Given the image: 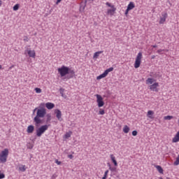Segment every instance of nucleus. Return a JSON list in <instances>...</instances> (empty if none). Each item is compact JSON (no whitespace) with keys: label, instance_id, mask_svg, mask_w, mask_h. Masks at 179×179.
Masks as SVG:
<instances>
[{"label":"nucleus","instance_id":"nucleus-1","mask_svg":"<svg viewBox=\"0 0 179 179\" xmlns=\"http://www.w3.org/2000/svg\"><path fill=\"white\" fill-rule=\"evenodd\" d=\"M47 114V110L45 108H41L37 110L36 115L34 118V122H35V126L38 128L40 124H43V120L41 118H44Z\"/></svg>","mask_w":179,"mask_h":179},{"label":"nucleus","instance_id":"nucleus-2","mask_svg":"<svg viewBox=\"0 0 179 179\" xmlns=\"http://www.w3.org/2000/svg\"><path fill=\"white\" fill-rule=\"evenodd\" d=\"M57 71L60 74V76L64 78V76H66V75H68V72H69V67L62 66L61 68H59Z\"/></svg>","mask_w":179,"mask_h":179},{"label":"nucleus","instance_id":"nucleus-3","mask_svg":"<svg viewBox=\"0 0 179 179\" xmlns=\"http://www.w3.org/2000/svg\"><path fill=\"white\" fill-rule=\"evenodd\" d=\"M47 129H48V125L47 124L43 125L41 127L38 128L36 129V136H41V135H43V134H44V132H45Z\"/></svg>","mask_w":179,"mask_h":179},{"label":"nucleus","instance_id":"nucleus-4","mask_svg":"<svg viewBox=\"0 0 179 179\" xmlns=\"http://www.w3.org/2000/svg\"><path fill=\"white\" fill-rule=\"evenodd\" d=\"M141 59H142V52H139L136 58V61L134 63V68H136V69H138V68L141 66Z\"/></svg>","mask_w":179,"mask_h":179},{"label":"nucleus","instance_id":"nucleus-5","mask_svg":"<svg viewBox=\"0 0 179 179\" xmlns=\"http://www.w3.org/2000/svg\"><path fill=\"white\" fill-rule=\"evenodd\" d=\"M96 103L98 104V107H103L104 106V101H103V96L100 94H96Z\"/></svg>","mask_w":179,"mask_h":179},{"label":"nucleus","instance_id":"nucleus-6","mask_svg":"<svg viewBox=\"0 0 179 179\" xmlns=\"http://www.w3.org/2000/svg\"><path fill=\"white\" fill-rule=\"evenodd\" d=\"M150 76L153 78L155 80H157V79H160V78H162V74H160V72H151Z\"/></svg>","mask_w":179,"mask_h":179},{"label":"nucleus","instance_id":"nucleus-7","mask_svg":"<svg viewBox=\"0 0 179 179\" xmlns=\"http://www.w3.org/2000/svg\"><path fill=\"white\" fill-rule=\"evenodd\" d=\"M168 14L166 12L162 13V17H160L159 24H163L167 19Z\"/></svg>","mask_w":179,"mask_h":179},{"label":"nucleus","instance_id":"nucleus-8","mask_svg":"<svg viewBox=\"0 0 179 179\" xmlns=\"http://www.w3.org/2000/svg\"><path fill=\"white\" fill-rule=\"evenodd\" d=\"M75 76V71L72 70L71 68L69 69V72L66 77V79H72Z\"/></svg>","mask_w":179,"mask_h":179},{"label":"nucleus","instance_id":"nucleus-9","mask_svg":"<svg viewBox=\"0 0 179 179\" xmlns=\"http://www.w3.org/2000/svg\"><path fill=\"white\" fill-rule=\"evenodd\" d=\"M157 87H159V83H155L154 84L150 86V90H152V92H159Z\"/></svg>","mask_w":179,"mask_h":179},{"label":"nucleus","instance_id":"nucleus-10","mask_svg":"<svg viewBox=\"0 0 179 179\" xmlns=\"http://www.w3.org/2000/svg\"><path fill=\"white\" fill-rule=\"evenodd\" d=\"M56 114V117L59 121H62V113H61V110L59 109H57L55 111Z\"/></svg>","mask_w":179,"mask_h":179},{"label":"nucleus","instance_id":"nucleus-11","mask_svg":"<svg viewBox=\"0 0 179 179\" xmlns=\"http://www.w3.org/2000/svg\"><path fill=\"white\" fill-rule=\"evenodd\" d=\"M112 9L108 10V15H110V16H113L114 15L115 10H117V8L114 7V6H111Z\"/></svg>","mask_w":179,"mask_h":179},{"label":"nucleus","instance_id":"nucleus-12","mask_svg":"<svg viewBox=\"0 0 179 179\" xmlns=\"http://www.w3.org/2000/svg\"><path fill=\"white\" fill-rule=\"evenodd\" d=\"M27 134H33V132H34V127L31 124L28 126L27 129Z\"/></svg>","mask_w":179,"mask_h":179},{"label":"nucleus","instance_id":"nucleus-13","mask_svg":"<svg viewBox=\"0 0 179 179\" xmlns=\"http://www.w3.org/2000/svg\"><path fill=\"white\" fill-rule=\"evenodd\" d=\"M45 107L48 108V110H52V108L55 107V105L52 103L48 102L45 103Z\"/></svg>","mask_w":179,"mask_h":179},{"label":"nucleus","instance_id":"nucleus-14","mask_svg":"<svg viewBox=\"0 0 179 179\" xmlns=\"http://www.w3.org/2000/svg\"><path fill=\"white\" fill-rule=\"evenodd\" d=\"M9 155V150L8 148H5L4 150L1 151V154L0 156H4L6 157H8V155Z\"/></svg>","mask_w":179,"mask_h":179},{"label":"nucleus","instance_id":"nucleus-15","mask_svg":"<svg viewBox=\"0 0 179 179\" xmlns=\"http://www.w3.org/2000/svg\"><path fill=\"white\" fill-rule=\"evenodd\" d=\"M28 55L31 58H34L36 57V52L34 50H28Z\"/></svg>","mask_w":179,"mask_h":179},{"label":"nucleus","instance_id":"nucleus-16","mask_svg":"<svg viewBox=\"0 0 179 179\" xmlns=\"http://www.w3.org/2000/svg\"><path fill=\"white\" fill-rule=\"evenodd\" d=\"M134 8H135V4H134V2H130L127 6L128 10H132Z\"/></svg>","mask_w":179,"mask_h":179},{"label":"nucleus","instance_id":"nucleus-17","mask_svg":"<svg viewBox=\"0 0 179 179\" xmlns=\"http://www.w3.org/2000/svg\"><path fill=\"white\" fill-rule=\"evenodd\" d=\"M110 159L114 166H118V163H117V160H115V157H114V155H110Z\"/></svg>","mask_w":179,"mask_h":179},{"label":"nucleus","instance_id":"nucleus-18","mask_svg":"<svg viewBox=\"0 0 179 179\" xmlns=\"http://www.w3.org/2000/svg\"><path fill=\"white\" fill-rule=\"evenodd\" d=\"M153 114H155L153 110H148L147 117H148V118H150L151 120H153V116H152L153 115Z\"/></svg>","mask_w":179,"mask_h":179},{"label":"nucleus","instance_id":"nucleus-19","mask_svg":"<svg viewBox=\"0 0 179 179\" xmlns=\"http://www.w3.org/2000/svg\"><path fill=\"white\" fill-rule=\"evenodd\" d=\"M8 159V157H5L3 155H0V162L1 163H6V159Z\"/></svg>","mask_w":179,"mask_h":179},{"label":"nucleus","instance_id":"nucleus-20","mask_svg":"<svg viewBox=\"0 0 179 179\" xmlns=\"http://www.w3.org/2000/svg\"><path fill=\"white\" fill-rule=\"evenodd\" d=\"M100 54H103V51H98V52H96L94 54V56H93L94 59L99 58Z\"/></svg>","mask_w":179,"mask_h":179},{"label":"nucleus","instance_id":"nucleus-21","mask_svg":"<svg viewBox=\"0 0 179 179\" xmlns=\"http://www.w3.org/2000/svg\"><path fill=\"white\" fill-rule=\"evenodd\" d=\"M157 171H159V173H160V174H163V168H162L160 166L157 165L155 166Z\"/></svg>","mask_w":179,"mask_h":179},{"label":"nucleus","instance_id":"nucleus-22","mask_svg":"<svg viewBox=\"0 0 179 179\" xmlns=\"http://www.w3.org/2000/svg\"><path fill=\"white\" fill-rule=\"evenodd\" d=\"M123 132L124 134H128V132H129V127L127 125H124L123 128Z\"/></svg>","mask_w":179,"mask_h":179},{"label":"nucleus","instance_id":"nucleus-23","mask_svg":"<svg viewBox=\"0 0 179 179\" xmlns=\"http://www.w3.org/2000/svg\"><path fill=\"white\" fill-rule=\"evenodd\" d=\"M147 83H148L149 85H152L153 83V82H156V80L153 79V78H148L146 80Z\"/></svg>","mask_w":179,"mask_h":179},{"label":"nucleus","instance_id":"nucleus-24","mask_svg":"<svg viewBox=\"0 0 179 179\" xmlns=\"http://www.w3.org/2000/svg\"><path fill=\"white\" fill-rule=\"evenodd\" d=\"M19 171H22V173L24 172V171H26V166H25V165H21V166H19Z\"/></svg>","mask_w":179,"mask_h":179},{"label":"nucleus","instance_id":"nucleus-25","mask_svg":"<svg viewBox=\"0 0 179 179\" xmlns=\"http://www.w3.org/2000/svg\"><path fill=\"white\" fill-rule=\"evenodd\" d=\"M178 141H179V137L178 136L176 135L175 137L173 138L172 142H173V143H177Z\"/></svg>","mask_w":179,"mask_h":179},{"label":"nucleus","instance_id":"nucleus-26","mask_svg":"<svg viewBox=\"0 0 179 179\" xmlns=\"http://www.w3.org/2000/svg\"><path fill=\"white\" fill-rule=\"evenodd\" d=\"M114 71V68L110 67L109 69H106L105 72L106 73V75H108L109 72H113Z\"/></svg>","mask_w":179,"mask_h":179},{"label":"nucleus","instance_id":"nucleus-27","mask_svg":"<svg viewBox=\"0 0 179 179\" xmlns=\"http://www.w3.org/2000/svg\"><path fill=\"white\" fill-rule=\"evenodd\" d=\"M164 120H166L168 121H170V120H173V116L171 115H167L164 117Z\"/></svg>","mask_w":179,"mask_h":179},{"label":"nucleus","instance_id":"nucleus-28","mask_svg":"<svg viewBox=\"0 0 179 179\" xmlns=\"http://www.w3.org/2000/svg\"><path fill=\"white\" fill-rule=\"evenodd\" d=\"M173 164H174V166H178V164H179V155L177 157L176 160L174 162Z\"/></svg>","mask_w":179,"mask_h":179},{"label":"nucleus","instance_id":"nucleus-29","mask_svg":"<svg viewBox=\"0 0 179 179\" xmlns=\"http://www.w3.org/2000/svg\"><path fill=\"white\" fill-rule=\"evenodd\" d=\"M64 88H60L59 89V92H60V94L62 96V97H64L65 98V96H64Z\"/></svg>","mask_w":179,"mask_h":179},{"label":"nucleus","instance_id":"nucleus-30","mask_svg":"<svg viewBox=\"0 0 179 179\" xmlns=\"http://www.w3.org/2000/svg\"><path fill=\"white\" fill-rule=\"evenodd\" d=\"M108 164L109 166V170H110V171H117V168H115V167H110L109 163Z\"/></svg>","mask_w":179,"mask_h":179},{"label":"nucleus","instance_id":"nucleus-31","mask_svg":"<svg viewBox=\"0 0 179 179\" xmlns=\"http://www.w3.org/2000/svg\"><path fill=\"white\" fill-rule=\"evenodd\" d=\"M19 4H15L13 8V10H19Z\"/></svg>","mask_w":179,"mask_h":179},{"label":"nucleus","instance_id":"nucleus-32","mask_svg":"<svg viewBox=\"0 0 179 179\" xmlns=\"http://www.w3.org/2000/svg\"><path fill=\"white\" fill-rule=\"evenodd\" d=\"M105 113H106V112L104 111V110L100 109V110H99V114L100 115H104Z\"/></svg>","mask_w":179,"mask_h":179},{"label":"nucleus","instance_id":"nucleus-33","mask_svg":"<svg viewBox=\"0 0 179 179\" xmlns=\"http://www.w3.org/2000/svg\"><path fill=\"white\" fill-rule=\"evenodd\" d=\"M36 93H41V89L38 87L35 88Z\"/></svg>","mask_w":179,"mask_h":179},{"label":"nucleus","instance_id":"nucleus-34","mask_svg":"<svg viewBox=\"0 0 179 179\" xmlns=\"http://www.w3.org/2000/svg\"><path fill=\"white\" fill-rule=\"evenodd\" d=\"M48 121H51V115L50 114L47 115V122H48Z\"/></svg>","mask_w":179,"mask_h":179},{"label":"nucleus","instance_id":"nucleus-35","mask_svg":"<svg viewBox=\"0 0 179 179\" xmlns=\"http://www.w3.org/2000/svg\"><path fill=\"white\" fill-rule=\"evenodd\" d=\"M132 135L133 136H136V135H138V131L136 130H134L132 131Z\"/></svg>","mask_w":179,"mask_h":179},{"label":"nucleus","instance_id":"nucleus-36","mask_svg":"<svg viewBox=\"0 0 179 179\" xmlns=\"http://www.w3.org/2000/svg\"><path fill=\"white\" fill-rule=\"evenodd\" d=\"M101 76L102 78H106V76H107V74H106V71H104L102 74H101Z\"/></svg>","mask_w":179,"mask_h":179},{"label":"nucleus","instance_id":"nucleus-37","mask_svg":"<svg viewBox=\"0 0 179 179\" xmlns=\"http://www.w3.org/2000/svg\"><path fill=\"white\" fill-rule=\"evenodd\" d=\"M65 138H66L68 139V138H71V134L70 133H66L65 134Z\"/></svg>","mask_w":179,"mask_h":179},{"label":"nucleus","instance_id":"nucleus-38","mask_svg":"<svg viewBox=\"0 0 179 179\" xmlns=\"http://www.w3.org/2000/svg\"><path fill=\"white\" fill-rule=\"evenodd\" d=\"M5 178V175L0 171V179Z\"/></svg>","mask_w":179,"mask_h":179},{"label":"nucleus","instance_id":"nucleus-39","mask_svg":"<svg viewBox=\"0 0 179 179\" xmlns=\"http://www.w3.org/2000/svg\"><path fill=\"white\" fill-rule=\"evenodd\" d=\"M55 163H56V164H57L58 166H59L62 162H61L60 161H58V159H56V160H55Z\"/></svg>","mask_w":179,"mask_h":179},{"label":"nucleus","instance_id":"nucleus-40","mask_svg":"<svg viewBox=\"0 0 179 179\" xmlns=\"http://www.w3.org/2000/svg\"><path fill=\"white\" fill-rule=\"evenodd\" d=\"M108 174V170L105 171V173L103 175V177H106L107 178V175Z\"/></svg>","mask_w":179,"mask_h":179},{"label":"nucleus","instance_id":"nucleus-41","mask_svg":"<svg viewBox=\"0 0 179 179\" xmlns=\"http://www.w3.org/2000/svg\"><path fill=\"white\" fill-rule=\"evenodd\" d=\"M130 10H128V8H127V10H125L124 15L127 16L129 13Z\"/></svg>","mask_w":179,"mask_h":179},{"label":"nucleus","instance_id":"nucleus-42","mask_svg":"<svg viewBox=\"0 0 179 179\" xmlns=\"http://www.w3.org/2000/svg\"><path fill=\"white\" fill-rule=\"evenodd\" d=\"M163 51H164V50L159 49V50H158L157 51V52L158 54H160V52H163Z\"/></svg>","mask_w":179,"mask_h":179},{"label":"nucleus","instance_id":"nucleus-43","mask_svg":"<svg viewBox=\"0 0 179 179\" xmlns=\"http://www.w3.org/2000/svg\"><path fill=\"white\" fill-rule=\"evenodd\" d=\"M97 80H100V79H103L101 75L96 77Z\"/></svg>","mask_w":179,"mask_h":179},{"label":"nucleus","instance_id":"nucleus-44","mask_svg":"<svg viewBox=\"0 0 179 179\" xmlns=\"http://www.w3.org/2000/svg\"><path fill=\"white\" fill-rule=\"evenodd\" d=\"M106 6H109V8H111V6H113L109 2H106Z\"/></svg>","mask_w":179,"mask_h":179},{"label":"nucleus","instance_id":"nucleus-45","mask_svg":"<svg viewBox=\"0 0 179 179\" xmlns=\"http://www.w3.org/2000/svg\"><path fill=\"white\" fill-rule=\"evenodd\" d=\"M68 157H69V159H73V155H68Z\"/></svg>","mask_w":179,"mask_h":179},{"label":"nucleus","instance_id":"nucleus-46","mask_svg":"<svg viewBox=\"0 0 179 179\" xmlns=\"http://www.w3.org/2000/svg\"><path fill=\"white\" fill-rule=\"evenodd\" d=\"M55 178H57V175L55 174L52 175V179H55Z\"/></svg>","mask_w":179,"mask_h":179},{"label":"nucleus","instance_id":"nucleus-47","mask_svg":"<svg viewBox=\"0 0 179 179\" xmlns=\"http://www.w3.org/2000/svg\"><path fill=\"white\" fill-rule=\"evenodd\" d=\"M24 41H29L27 36H24Z\"/></svg>","mask_w":179,"mask_h":179},{"label":"nucleus","instance_id":"nucleus-48","mask_svg":"<svg viewBox=\"0 0 179 179\" xmlns=\"http://www.w3.org/2000/svg\"><path fill=\"white\" fill-rule=\"evenodd\" d=\"M61 1H62V0H57V2H56L57 5H58L59 3V2H61Z\"/></svg>","mask_w":179,"mask_h":179},{"label":"nucleus","instance_id":"nucleus-49","mask_svg":"<svg viewBox=\"0 0 179 179\" xmlns=\"http://www.w3.org/2000/svg\"><path fill=\"white\" fill-rule=\"evenodd\" d=\"M151 58H152V59H155V58H156V56L152 55Z\"/></svg>","mask_w":179,"mask_h":179},{"label":"nucleus","instance_id":"nucleus-50","mask_svg":"<svg viewBox=\"0 0 179 179\" xmlns=\"http://www.w3.org/2000/svg\"><path fill=\"white\" fill-rule=\"evenodd\" d=\"M152 47H153V48H156L157 47V45H153Z\"/></svg>","mask_w":179,"mask_h":179},{"label":"nucleus","instance_id":"nucleus-51","mask_svg":"<svg viewBox=\"0 0 179 179\" xmlns=\"http://www.w3.org/2000/svg\"><path fill=\"white\" fill-rule=\"evenodd\" d=\"M37 110V108H36L34 110H33V113L34 114V113H36V110Z\"/></svg>","mask_w":179,"mask_h":179},{"label":"nucleus","instance_id":"nucleus-52","mask_svg":"<svg viewBox=\"0 0 179 179\" xmlns=\"http://www.w3.org/2000/svg\"><path fill=\"white\" fill-rule=\"evenodd\" d=\"M0 6H2V1L0 0Z\"/></svg>","mask_w":179,"mask_h":179},{"label":"nucleus","instance_id":"nucleus-53","mask_svg":"<svg viewBox=\"0 0 179 179\" xmlns=\"http://www.w3.org/2000/svg\"><path fill=\"white\" fill-rule=\"evenodd\" d=\"M176 136H177L178 137H179V131H178V133L176 134Z\"/></svg>","mask_w":179,"mask_h":179},{"label":"nucleus","instance_id":"nucleus-54","mask_svg":"<svg viewBox=\"0 0 179 179\" xmlns=\"http://www.w3.org/2000/svg\"><path fill=\"white\" fill-rule=\"evenodd\" d=\"M102 179H107V178L106 176H103Z\"/></svg>","mask_w":179,"mask_h":179},{"label":"nucleus","instance_id":"nucleus-55","mask_svg":"<svg viewBox=\"0 0 179 179\" xmlns=\"http://www.w3.org/2000/svg\"><path fill=\"white\" fill-rule=\"evenodd\" d=\"M0 69H2V65L0 64Z\"/></svg>","mask_w":179,"mask_h":179},{"label":"nucleus","instance_id":"nucleus-56","mask_svg":"<svg viewBox=\"0 0 179 179\" xmlns=\"http://www.w3.org/2000/svg\"><path fill=\"white\" fill-rule=\"evenodd\" d=\"M41 106H44V103H41Z\"/></svg>","mask_w":179,"mask_h":179},{"label":"nucleus","instance_id":"nucleus-57","mask_svg":"<svg viewBox=\"0 0 179 179\" xmlns=\"http://www.w3.org/2000/svg\"><path fill=\"white\" fill-rule=\"evenodd\" d=\"M87 2V0H85V3H86Z\"/></svg>","mask_w":179,"mask_h":179},{"label":"nucleus","instance_id":"nucleus-58","mask_svg":"<svg viewBox=\"0 0 179 179\" xmlns=\"http://www.w3.org/2000/svg\"><path fill=\"white\" fill-rule=\"evenodd\" d=\"M89 1H93V0H89Z\"/></svg>","mask_w":179,"mask_h":179}]
</instances>
